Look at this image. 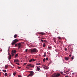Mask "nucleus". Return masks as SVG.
I'll list each match as a JSON object with an SVG mask.
<instances>
[{
    "label": "nucleus",
    "mask_w": 77,
    "mask_h": 77,
    "mask_svg": "<svg viewBox=\"0 0 77 77\" xmlns=\"http://www.w3.org/2000/svg\"><path fill=\"white\" fill-rule=\"evenodd\" d=\"M31 51L32 53H36L37 52H38V51L36 48H34L32 49L31 50Z\"/></svg>",
    "instance_id": "nucleus-1"
},
{
    "label": "nucleus",
    "mask_w": 77,
    "mask_h": 77,
    "mask_svg": "<svg viewBox=\"0 0 77 77\" xmlns=\"http://www.w3.org/2000/svg\"><path fill=\"white\" fill-rule=\"evenodd\" d=\"M30 72V74L28 75L27 77H32L33 75L34 72L33 71H31Z\"/></svg>",
    "instance_id": "nucleus-2"
},
{
    "label": "nucleus",
    "mask_w": 77,
    "mask_h": 77,
    "mask_svg": "<svg viewBox=\"0 0 77 77\" xmlns=\"http://www.w3.org/2000/svg\"><path fill=\"white\" fill-rule=\"evenodd\" d=\"M17 52V51L16 50H12L11 52V54L12 55V56H14V53H15Z\"/></svg>",
    "instance_id": "nucleus-3"
},
{
    "label": "nucleus",
    "mask_w": 77,
    "mask_h": 77,
    "mask_svg": "<svg viewBox=\"0 0 77 77\" xmlns=\"http://www.w3.org/2000/svg\"><path fill=\"white\" fill-rule=\"evenodd\" d=\"M35 60H36L32 58V59L30 60H29V62H32V61H33V62H35Z\"/></svg>",
    "instance_id": "nucleus-4"
},
{
    "label": "nucleus",
    "mask_w": 77,
    "mask_h": 77,
    "mask_svg": "<svg viewBox=\"0 0 77 77\" xmlns=\"http://www.w3.org/2000/svg\"><path fill=\"white\" fill-rule=\"evenodd\" d=\"M17 47L18 48H21V43H19L18 44Z\"/></svg>",
    "instance_id": "nucleus-5"
},
{
    "label": "nucleus",
    "mask_w": 77,
    "mask_h": 77,
    "mask_svg": "<svg viewBox=\"0 0 77 77\" xmlns=\"http://www.w3.org/2000/svg\"><path fill=\"white\" fill-rule=\"evenodd\" d=\"M19 62V60H18V59H16V60H14V62L15 63H17H17H18Z\"/></svg>",
    "instance_id": "nucleus-6"
},
{
    "label": "nucleus",
    "mask_w": 77,
    "mask_h": 77,
    "mask_svg": "<svg viewBox=\"0 0 77 77\" xmlns=\"http://www.w3.org/2000/svg\"><path fill=\"white\" fill-rule=\"evenodd\" d=\"M18 40H17V39H15V40H14L13 41L15 43V44L16 42H17L18 41Z\"/></svg>",
    "instance_id": "nucleus-7"
},
{
    "label": "nucleus",
    "mask_w": 77,
    "mask_h": 77,
    "mask_svg": "<svg viewBox=\"0 0 77 77\" xmlns=\"http://www.w3.org/2000/svg\"><path fill=\"white\" fill-rule=\"evenodd\" d=\"M40 70H41V69H40V68H39V67H37L36 69V71H40Z\"/></svg>",
    "instance_id": "nucleus-8"
},
{
    "label": "nucleus",
    "mask_w": 77,
    "mask_h": 77,
    "mask_svg": "<svg viewBox=\"0 0 77 77\" xmlns=\"http://www.w3.org/2000/svg\"><path fill=\"white\" fill-rule=\"evenodd\" d=\"M64 59L65 60L67 61L68 60H69V57H65L64 58Z\"/></svg>",
    "instance_id": "nucleus-9"
},
{
    "label": "nucleus",
    "mask_w": 77,
    "mask_h": 77,
    "mask_svg": "<svg viewBox=\"0 0 77 77\" xmlns=\"http://www.w3.org/2000/svg\"><path fill=\"white\" fill-rule=\"evenodd\" d=\"M39 33V34H40L42 35H44L45 34V33L43 32H40Z\"/></svg>",
    "instance_id": "nucleus-10"
},
{
    "label": "nucleus",
    "mask_w": 77,
    "mask_h": 77,
    "mask_svg": "<svg viewBox=\"0 0 77 77\" xmlns=\"http://www.w3.org/2000/svg\"><path fill=\"white\" fill-rule=\"evenodd\" d=\"M27 66H29L30 67H32V64H29L28 65H27Z\"/></svg>",
    "instance_id": "nucleus-11"
},
{
    "label": "nucleus",
    "mask_w": 77,
    "mask_h": 77,
    "mask_svg": "<svg viewBox=\"0 0 77 77\" xmlns=\"http://www.w3.org/2000/svg\"><path fill=\"white\" fill-rule=\"evenodd\" d=\"M11 57H12V55H9V57L8 58V60H9L10 59H11Z\"/></svg>",
    "instance_id": "nucleus-12"
},
{
    "label": "nucleus",
    "mask_w": 77,
    "mask_h": 77,
    "mask_svg": "<svg viewBox=\"0 0 77 77\" xmlns=\"http://www.w3.org/2000/svg\"><path fill=\"white\" fill-rule=\"evenodd\" d=\"M43 42H45L46 43H47V42H48L47 40H43Z\"/></svg>",
    "instance_id": "nucleus-13"
},
{
    "label": "nucleus",
    "mask_w": 77,
    "mask_h": 77,
    "mask_svg": "<svg viewBox=\"0 0 77 77\" xmlns=\"http://www.w3.org/2000/svg\"><path fill=\"white\" fill-rule=\"evenodd\" d=\"M18 54H17L15 55V58H17V57H18Z\"/></svg>",
    "instance_id": "nucleus-14"
},
{
    "label": "nucleus",
    "mask_w": 77,
    "mask_h": 77,
    "mask_svg": "<svg viewBox=\"0 0 77 77\" xmlns=\"http://www.w3.org/2000/svg\"><path fill=\"white\" fill-rule=\"evenodd\" d=\"M36 65H41L40 63H36Z\"/></svg>",
    "instance_id": "nucleus-15"
},
{
    "label": "nucleus",
    "mask_w": 77,
    "mask_h": 77,
    "mask_svg": "<svg viewBox=\"0 0 77 77\" xmlns=\"http://www.w3.org/2000/svg\"><path fill=\"white\" fill-rule=\"evenodd\" d=\"M11 45H15V43L14 42H13L11 43Z\"/></svg>",
    "instance_id": "nucleus-16"
},
{
    "label": "nucleus",
    "mask_w": 77,
    "mask_h": 77,
    "mask_svg": "<svg viewBox=\"0 0 77 77\" xmlns=\"http://www.w3.org/2000/svg\"><path fill=\"white\" fill-rule=\"evenodd\" d=\"M8 75V73H5V77H6Z\"/></svg>",
    "instance_id": "nucleus-17"
},
{
    "label": "nucleus",
    "mask_w": 77,
    "mask_h": 77,
    "mask_svg": "<svg viewBox=\"0 0 77 77\" xmlns=\"http://www.w3.org/2000/svg\"><path fill=\"white\" fill-rule=\"evenodd\" d=\"M43 47H45V43H43Z\"/></svg>",
    "instance_id": "nucleus-18"
},
{
    "label": "nucleus",
    "mask_w": 77,
    "mask_h": 77,
    "mask_svg": "<svg viewBox=\"0 0 77 77\" xmlns=\"http://www.w3.org/2000/svg\"><path fill=\"white\" fill-rule=\"evenodd\" d=\"M48 48H49V49H51L52 48V47L51 46L48 47Z\"/></svg>",
    "instance_id": "nucleus-19"
},
{
    "label": "nucleus",
    "mask_w": 77,
    "mask_h": 77,
    "mask_svg": "<svg viewBox=\"0 0 77 77\" xmlns=\"http://www.w3.org/2000/svg\"><path fill=\"white\" fill-rule=\"evenodd\" d=\"M17 35L16 34H15L14 35V38H16V37H17Z\"/></svg>",
    "instance_id": "nucleus-20"
},
{
    "label": "nucleus",
    "mask_w": 77,
    "mask_h": 77,
    "mask_svg": "<svg viewBox=\"0 0 77 77\" xmlns=\"http://www.w3.org/2000/svg\"><path fill=\"white\" fill-rule=\"evenodd\" d=\"M43 61L44 62H45V58H44L43 60Z\"/></svg>",
    "instance_id": "nucleus-21"
},
{
    "label": "nucleus",
    "mask_w": 77,
    "mask_h": 77,
    "mask_svg": "<svg viewBox=\"0 0 77 77\" xmlns=\"http://www.w3.org/2000/svg\"><path fill=\"white\" fill-rule=\"evenodd\" d=\"M15 74H16V72H15L13 73V75H14V76H15Z\"/></svg>",
    "instance_id": "nucleus-22"
},
{
    "label": "nucleus",
    "mask_w": 77,
    "mask_h": 77,
    "mask_svg": "<svg viewBox=\"0 0 77 77\" xmlns=\"http://www.w3.org/2000/svg\"><path fill=\"white\" fill-rule=\"evenodd\" d=\"M74 56H73L72 57L71 59H72V60H73L74 59Z\"/></svg>",
    "instance_id": "nucleus-23"
},
{
    "label": "nucleus",
    "mask_w": 77,
    "mask_h": 77,
    "mask_svg": "<svg viewBox=\"0 0 77 77\" xmlns=\"http://www.w3.org/2000/svg\"><path fill=\"white\" fill-rule=\"evenodd\" d=\"M2 71L4 72H6V70L3 69L2 70Z\"/></svg>",
    "instance_id": "nucleus-24"
},
{
    "label": "nucleus",
    "mask_w": 77,
    "mask_h": 77,
    "mask_svg": "<svg viewBox=\"0 0 77 77\" xmlns=\"http://www.w3.org/2000/svg\"><path fill=\"white\" fill-rule=\"evenodd\" d=\"M51 63H52V61L51 60V61H50V62H49V64H51Z\"/></svg>",
    "instance_id": "nucleus-25"
},
{
    "label": "nucleus",
    "mask_w": 77,
    "mask_h": 77,
    "mask_svg": "<svg viewBox=\"0 0 77 77\" xmlns=\"http://www.w3.org/2000/svg\"><path fill=\"white\" fill-rule=\"evenodd\" d=\"M17 45L18 46V43H17L15 44V47H17Z\"/></svg>",
    "instance_id": "nucleus-26"
},
{
    "label": "nucleus",
    "mask_w": 77,
    "mask_h": 77,
    "mask_svg": "<svg viewBox=\"0 0 77 77\" xmlns=\"http://www.w3.org/2000/svg\"><path fill=\"white\" fill-rule=\"evenodd\" d=\"M60 72L61 74H63V75H66L65 74H63V72H62V71Z\"/></svg>",
    "instance_id": "nucleus-27"
},
{
    "label": "nucleus",
    "mask_w": 77,
    "mask_h": 77,
    "mask_svg": "<svg viewBox=\"0 0 77 77\" xmlns=\"http://www.w3.org/2000/svg\"><path fill=\"white\" fill-rule=\"evenodd\" d=\"M58 39H60V37H57Z\"/></svg>",
    "instance_id": "nucleus-28"
},
{
    "label": "nucleus",
    "mask_w": 77,
    "mask_h": 77,
    "mask_svg": "<svg viewBox=\"0 0 77 77\" xmlns=\"http://www.w3.org/2000/svg\"><path fill=\"white\" fill-rule=\"evenodd\" d=\"M40 41H41V42H44V40H43L42 39H41Z\"/></svg>",
    "instance_id": "nucleus-29"
},
{
    "label": "nucleus",
    "mask_w": 77,
    "mask_h": 77,
    "mask_svg": "<svg viewBox=\"0 0 77 77\" xmlns=\"http://www.w3.org/2000/svg\"><path fill=\"white\" fill-rule=\"evenodd\" d=\"M65 51H67V48H65L64 49Z\"/></svg>",
    "instance_id": "nucleus-30"
},
{
    "label": "nucleus",
    "mask_w": 77,
    "mask_h": 77,
    "mask_svg": "<svg viewBox=\"0 0 77 77\" xmlns=\"http://www.w3.org/2000/svg\"><path fill=\"white\" fill-rule=\"evenodd\" d=\"M46 60H48V57H47V58H46Z\"/></svg>",
    "instance_id": "nucleus-31"
},
{
    "label": "nucleus",
    "mask_w": 77,
    "mask_h": 77,
    "mask_svg": "<svg viewBox=\"0 0 77 77\" xmlns=\"http://www.w3.org/2000/svg\"><path fill=\"white\" fill-rule=\"evenodd\" d=\"M48 68H49L46 67V68L45 69H48Z\"/></svg>",
    "instance_id": "nucleus-32"
},
{
    "label": "nucleus",
    "mask_w": 77,
    "mask_h": 77,
    "mask_svg": "<svg viewBox=\"0 0 77 77\" xmlns=\"http://www.w3.org/2000/svg\"><path fill=\"white\" fill-rule=\"evenodd\" d=\"M5 68H8V65H5Z\"/></svg>",
    "instance_id": "nucleus-33"
},
{
    "label": "nucleus",
    "mask_w": 77,
    "mask_h": 77,
    "mask_svg": "<svg viewBox=\"0 0 77 77\" xmlns=\"http://www.w3.org/2000/svg\"><path fill=\"white\" fill-rule=\"evenodd\" d=\"M9 48H10V46H9L8 47V52H9Z\"/></svg>",
    "instance_id": "nucleus-34"
},
{
    "label": "nucleus",
    "mask_w": 77,
    "mask_h": 77,
    "mask_svg": "<svg viewBox=\"0 0 77 77\" xmlns=\"http://www.w3.org/2000/svg\"><path fill=\"white\" fill-rule=\"evenodd\" d=\"M16 64H17V65H20V63H16Z\"/></svg>",
    "instance_id": "nucleus-35"
},
{
    "label": "nucleus",
    "mask_w": 77,
    "mask_h": 77,
    "mask_svg": "<svg viewBox=\"0 0 77 77\" xmlns=\"http://www.w3.org/2000/svg\"><path fill=\"white\" fill-rule=\"evenodd\" d=\"M17 68H18V69H20V68H21V67L18 66Z\"/></svg>",
    "instance_id": "nucleus-36"
},
{
    "label": "nucleus",
    "mask_w": 77,
    "mask_h": 77,
    "mask_svg": "<svg viewBox=\"0 0 77 77\" xmlns=\"http://www.w3.org/2000/svg\"><path fill=\"white\" fill-rule=\"evenodd\" d=\"M27 50H28V49H26L25 51L26 52H27Z\"/></svg>",
    "instance_id": "nucleus-37"
},
{
    "label": "nucleus",
    "mask_w": 77,
    "mask_h": 77,
    "mask_svg": "<svg viewBox=\"0 0 77 77\" xmlns=\"http://www.w3.org/2000/svg\"><path fill=\"white\" fill-rule=\"evenodd\" d=\"M18 77H22V76H21V75H18Z\"/></svg>",
    "instance_id": "nucleus-38"
},
{
    "label": "nucleus",
    "mask_w": 77,
    "mask_h": 77,
    "mask_svg": "<svg viewBox=\"0 0 77 77\" xmlns=\"http://www.w3.org/2000/svg\"><path fill=\"white\" fill-rule=\"evenodd\" d=\"M44 55H46V52L44 53Z\"/></svg>",
    "instance_id": "nucleus-39"
},
{
    "label": "nucleus",
    "mask_w": 77,
    "mask_h": 77,
    "mask_svg": "<svg viewBox=\"0 0 77 77\" xmlns=\"http://www.w3.org/2000/svg\"><path fill=\"white\" fill-rule=\"evenodd\" d=\"M41 38L42 39H45V38L43 37H42Z\"/></svg>",
    "instance_id": "nucleus-40"
},
{
    "label": "nucleus",
    "mask_w": 77,
    "mask_h": 77,
    "mask_svg": "<svg viewBox=\"0 0 77 77\" xmlns=\"http://www.w3.org/2000/svg\"><path fill=\"white\" fill-rule=\"evenodd\" d=\"M26 64H27V63H24V65H26Z\"/></svg>",
    "instance_id": "nucleus-41"
},
{
    "label": "nucleus",
    "mask_w": 77,
    "mask_h": 77,
    "mask_svg": "<svg viewBox=\"0 0 77 77\" xmlns=\"http://www.w3.org/2000/svg\"><path fill=\"white\" fill-rule=\"evenodd\" d=\"M46 68V66H45V67H43L44 69H45Z\"/></svg>",
    "instance_id": "nucleus-42"
},
{
    "label": "nucleus",
    "mask_w": 77,
    "mask_h": 77,
    "mask_svg": "<svg viewBox=\"0 0 77 77\" xmlns=\"http://www.w3.org/2000/svg\"><path fill=\"white\" fill-rule=\"evenodd\" d=\"M54 42H56V40H54Z\"/></svg>",
    "instance_id": "nucleus-43"
},
{
    "label": "nucleus",
    "mask_w": 77,
    "mask_h": 77,
    "mask_svg": "<svg viewBox=\"0 0 77 77\" xmlns=\"http://www.w3.org/2000/svg\"><path fill=\"white\" fill-rule=\"evenodd\" d=\"M8 52V55H9V56H10V54L9 53V52Z\"/></svg>",
    "instance_id": "nucleus-44"
},
{
    "label": "nucleus",
    "mask_w": 77,
    "mask_h": 77,
    "mask_svg": "<svg viewBox=\"0 0 77 77\" xmlns=\"http://www.w3.org/2000/svg\"><path fill=\"white\" fill-rule=\"evenodd\" d=\"M69 57H71V55H69Z\"/></svg>",
    "instance_id": "nucleus-45"
},
{
    "label": "nucleus",
    "mask_w": 77,
    "mask_h": 77,
    "mask_svg": "<svg viewBox=\"0 0 77 77\" xmlns=\"http://www.w3.org/2000/svg\"><path fill=\"white\" fill-rule=\"evenodd\" d=\"M72 74H73V75H74V74H75V73L74 72L72 73Z\"/></svg>",
    "instance_id": "nucleus-46"
},
{
    "label": "nucleus",
    "mask_w": 77,
    "mask_h": 77,
    "mask_svg": "<svg viewBox=\"0 0 77 77\" xmlns=\"http://www.w3.org/2000/svg\"><path fill=\"white\" fill-rule=\"evenodd\" d=\"M42 66H44V67H45V65H42Z\"/></svg>",
    "instance_id": "nucleus-47"
},
{
    "label": "nucleus",
    "mask_w": 77,
    "mask_h": 77,
    "mask_svg": "<svg viewBox=\"0 0 77 77\" xmlns=\"http://www.w3.org/2000/svg\"><path fill=\"white\" fill-rule=\"evenodd\" d=\"M32 67H33V68H34V67H35V65H33Z\"/></svg>",
    "instance_id": "nucleus-48"
},
{
    "label": "nucleus",
    "mask_w": 77,
    "mask_h": 77,
    "mask_svg": "<svg viewBox=\"0 0 77 77\" xmlns=\"http://www.w3.org/2000/svg\"><path fill=\"white\" fill-rule=\"evenodd\" d=\"M44 57H45V56H46V55H44Z\"/></svg>",
    "instance_id": "nucleus-49"
},
{
    "label": "nucleus",
    "mask_w": 77,
    "mask_h": 77,
    "mask_svg": "<svg viewBox=\"0 0 77 77\" xmlns=\"http://www.w3.org/2000/svg\"><path fill=\"white\" fill-rule=\"evenodd\" d=\"M11 75L10 74L9 75V77H11Z\"/></svg>",
    "instance_id": "nucleus-50"
},
{
    "label": "nucleus",
    "mask_w": 77,
    "mask_h": 77,
    "mask_svg": "<svg viewBox=\"0 0 77 77\" xmlns=\"http://www.w3.org/2000/svg\"><path fill=\"white\" fill-rule=\"evenodd\" d=\"M65 77H68V76L67 75H66Z\"/></svg>",
    "instance_id": "nucleus-51"
},
{
    "label": "nucleus",
    "mask_w": 77,
    "mask_h": 77,
    "mask_svg": "<svg viewBox=\"0 0 77 77\" xmlns=\"http://www.w3.org/2000/svg\"><path fill=\"white\" fill-rule=\"evenodd\" d=\"M68 70H67V71H66V72H68Z\"/></svg>",
    "instance_id": "nucleus-52"
},
{
    "label": "nucleus",
    "mask_w": 77,
    "mask_h": 77,
    "mask_svg": "<svg viewBox=\"0 0 77 77\" xmlns=\"http://www.w3.org/2000/svg\"><path fill=\"white\" fill-rule=\"evenodd\" d=\"M1 72H0V76L1 75Z\"/></svg>",
    "instance_id": "nucleus-53"
},
{
    "label": "nucleus",
    "mask_w": 77,
    "mask_h": 77,
    "mask_svg": "<svg viewBox=\"0 0 77 77\" xmlns=\"http://www.w3.org/2000/svg\"><path fill=\"white\" fill-rule=\"evenodd\" d=\"M59 42L62 43V42H60V41Z\"/></svg>",
    "instance_id": "nucleus-54"
},
{
    "label": "nucleus",
    "mask_w": 77,
    "mask_h": 77,
    "mask_svg": "<svg viewBox=\"0 0 77 77\" xmlns=\"http://www.w3.org/2000/svg\"><path fill=\"white\" fill-rule=\"evenodd\" d=\"M3 62L4 63H5V61H3Z\"/></svg>",
    "instance_id": "nucleus-55"
},
{
    "label": "nucleus",
    "mask_w": 77,
    "mask_h": 77,
    "mask_svg": "<svg viewBox=\"0 0 77 77\" xmlns=\"http://www.w3.org/2000/svg\"><path fill=\"white\" fill-rule=\"evenodd\" d=\"M26 68H27V67H26Z\"/></svg>",
    "instance_id": "nucleus-56"
},
{
    "label": "nucleus",
    "mask_w": 77,
    "mask_h": 77,
    "mask_svg": "<svg viewBox=\"0 0 77 77\" xmlns=\"http://www.w3.org/2000/svg\"><path fill=\"white\" fill-rule=\"evenodd\" d=\"M0 71H1V70L0 69Z\"/></svg>",
    "instance_id": "nucleus-57"
},
{
    "label": "nucleus",
    "mask_w": 77,
    "mask_h": 77,
    "mask_svg": "<svg viewBox=\"0 0 77 77\" xmlns=\"http://www.w3.org/2000/svg\"><path fill=\"white\" fill-rule=\"evenodd\" d=\"M38 67H40V66H39Z\"/></svg>",
    "instance_id": "nucleus-58"
},
{
    "label": "nucleus",
    "mask_w": 77,
    "mask_h": 77,
    "mask_svg": "<svg viewBox=\"0 0 77 77\" xmlns=\"http://www.w3.org/2000/svg\"><path fill=\"white\" fill-rule=\"evenodd\" d=\"M65 73H66V72H65Z\"/></svg>",
    "instance_id": "nucleus-59"
},
{
    "label": "nucleus",
    "mask_w": 77,
    "mask_h": 77,
    "mask_svg": "<svg viewBox=\"0 0 77 77\" xmlns=\"http://www.w3.org/2000/svg\"><path fill=\"white\" fill-rule=\"evenodd\" d=\"M18 50H19V48H18Z\"/></svg>",
    "instance_id": "nucleus-60"
}]
</instances>
